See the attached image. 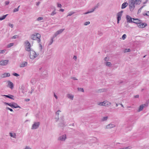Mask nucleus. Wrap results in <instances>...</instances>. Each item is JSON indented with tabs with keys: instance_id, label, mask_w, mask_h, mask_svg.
I'll return each mask as SVG.
<instances>
[{
	"instance_id": "09e8293b",
	"label": "nucleus",
	"mask_w": 149,
	"mask_h": 149,
	"mask_svg": "<svg viewBox=\"0 0 149 149\" xmlns=\"http://www.w3.org/2000/svg\"><path fill=\"white\" fill-rule=\"evenodd\" d=\"M65 124V122L64 121H63V123H62L61 124H60V126L61 127H63V126H64Z\"/></svg>"
},
{
	"instance_id": "b1692460",
	"label": "nucleus",
	"mask_w": 149,
	"mask_h": 149,
	"mask_svg": "<svg viewBox=\"0 0 149 149\" xmlns=\"http://www.w3.org/2000/svg\"><path fill=\"white\" fill-rule=\"evenodd\" d=\"M144 108V107L143 106V105H142V104L139 107L138 111L140 112Z\"/></svg>"
},
{
	"instance_id": "49530a36",
	"label": "nucleus",
	"mask_w": 149,
	"mask_h": 149,
	"mask_svg": "<svg viewBox=\"0 0 149 149\" xmlns=\"http://www.w3.org/2000/svg\"><path fill=\"white\" fill-rule=\"evenodd\" d=\"M13 43H10L8 45V47H10L13 46Z\"/></svg>"
},
{
	"instance_id": "aec40b11",
	"label": "nucleus",
	"mask_w": 149,
	"mask_h": 149,
	"mask_svg": "<svg viewBox=\"0 0 149 149\" xmlns=\"http://www.w3.org/2000/svg\"><path fill=\"white\" fill-rule=\"evenodd\" d=\"M31 45H29V46H26L25 47V49L26 50V51H28V52H30L31 50Z\"/></svg>"
},
{
	"instance_id": "680f3d73",
	"label": "nucleus",
	"mask_w": 149,
	"mask_h": 149,
	"mask_svg": "<svg viewBox=\"0 0 149 149\" xmlns=\"http://www.w3.org/2000/svg\"><path fill=\"white\" fill-rule=\"evenodd\" d=\"M98 34L100 36H101L102 35V33L101 32H98Z\"/></svg>"
},
{
	"instance_id": "9b49d317",
	"label": "nucleus",
	"mask_w": 149,
	"mask_h": 149,
	"mask_svg": "<svg viewBox=\"0 0 149 149\" xmlns=\"http://www.w3.org/2000/svg\"><path fill=\"white\" fill-rule=\"evenodd\" d=\"M9 61L8 60H2L0 61V65H6L8 63Z\"/></svg>"
},
{
	"instance_id": "f257e3e1",
	"label": "nucleus",
	"mask_w": 149,
	"mask_h": 149,
	"mask_svg": "<svg viewBox=\"0 0 149 149\" xmlns=\"http://www.w3.org/2000/svg\"><path fill=\"white\" fill-rule=\"evenodd\" d=\"M141 2V0H130L129 1V6L130 9L131 11H132L135 7V4H140Z\"/></svg>"
},
{
	"instance_id": "dca6fc26",
	"label": "nucleus",
	"mask_w": 149,
	"mask_h": 149,
	"mask_svg": "<svg viewBox=\"0 0 149 149\" xmlns=\"http://www.w3.org/2000/svg\"><path fill=\"white\" fill-rule=\"evenodd\" d=\"M27 65V63L25 61H24L21 63L19 65V67L20 68H23L26 66Z\"/></svg>"
},
{
	"instance_id": "c85d7f7f",
	"label": "nucleus",
	"mask_w": 149,
	"mask_h": 149,
	"mask_svg": "<svg viewBox=\"0 0 149 149\" xmlns=\"http://www.w3.org/2000/svg\"><path fill=\"white\" fill-rule=\"evenodd\" d=\"M25 46H29L30 45V44L29 42V41L28 40H26L25 42Z\"/></svg>"
},
{
	"instance_id": "5fc2aeb1",
	"label": "nucleus",
	"mask_w": 149,
	"mask_h": 149,
	"mask_svg": "<svg viewBox=\"0 0 149 149\" xmlns=\"http://www.w3.org/2000/svg\"><path fill=\"white\" fill-rule=\"evenodd\" d=\"M13 75L15 76H17V77H18V76H19V74H17V73H13Z\"/></svg>"
},
{
	"instance_id": "412c9836",
	"label": "nucleus",
	"mask_w": 149,
	"mask_h": 149,
	"mask_svg": "<svg viewBox=\"0 0 149 149\" xmlns=\"http://www.w3.org/2000/svg\"><path fill=\"white\" fill-rule=\"evenodd\" d=\"M13 108H20V107L17 104L13 102Z\"/></svg>"
},
{
	"instance_id": "774afa93",
	"label": "nucleus",
	"mask_w": 149,
	"mask_h": 149,
	"mask_svg": "<svg viewBox=\"0 0 149 149\" xmlns=\"http://www.w3.org/2000/svg\"><path fill=\"white\" fill-rule=\"evenodd\" d=\"M34 90L33 89H32L31 92H30V93L31 94L33 92Z\"/></svg>"
},
{
	"instance_id": "4be33fe9",
	"label": "nucleus",
	"mask_w": 149,
	"mask_h": 149,
	"mask_svg": "<svg viewBox=\"0 0 149 149\" xmlns=\"http://www.w3.org/2000/svg\"><path fill=\"white\" fill-rule=\"evenodd\" d=\"M128 3L126 2L123 3L122 5L121 8L123 9L125 8L127 6Z\"/></svg>"
},
{
	"instance_id": "f8f14e48",
	"label": "nucleus",
	"mask_w": 149,
	"mask_h": 149,
	"mask_svg": "<svg viewBox=\"0 0 149 149\" xmlns=\"http://www.w3.org/2000/svg\"><path fill=\"white\" fill-rule=\"evenodd\" d=\"M8 85L7 86L10 88L11 89H12L14 87V84L13 83L10 81H7Z\"/></svg>"
},
{
	"instance_id": "72a5a7b5",
	"label": "nucleus",
	"mask_w": 149,
	"mask_h": 149,
	"mask_svg": "<svg viewBox=\"0 0 149 149\" xmlns=\"http://www.w3.org/2000/svg\"><path fill=\"white\" fill-rule=\"evenodd\" d=\"M20 6H19L17 8H15L13 10V12L15 13L17 12L19 10V7Z\"/></svg>"
},
{
	"instance_id": "c03bdc74",
	"label": "nucleus",
	"mask_w": 149,
	"mask_h": 149,
	"mask_svg": "<svg viewBox=\"0 0 149 149\" xmlns=\"http://www.w3.org/2000/svg\"><path fill=\"white\" fill-rule=\"evenodd\" d=\"M78 90L79 91H81V92H84V90L83 89V88H78Z\"/></svg>"
},
{
	"instance_id": "f03ea898",
	"label": "nucleus",
	"mask_w": 149,
	"mask_h": 149,
	"mask_svg": "<svg viewBox=\"0 0 149 149\" xmlns=\"http://www.w3.org/2000/svg\"><path fill=\"white\" fill-rule=\"evenodd\" d=\"M38 55V54H37L35 51L31 50L30 52L29 58L31 59H34Z\"/></svg>"
},
{
	"instance_id": "79ce46f5",
	"label": "nucleus",
	"mask_w": 149,
	"mask_h": 149,
	"mask_svg": "<svg viewBox=\"0 0 149 149\" xmlns=\"http://www.w3.org/2000/svg\"><path fill=\"white\" fill-rule=\"evenodd\" d=\"M39 47L40 50L42 51V45L40 44H39Z\"/></svg>"
},
{
	"instance_id": "2eb2a0df",
	"label": "nucleus",
	"mask_w": 149,
	"mask_h": 149,
	"mask_svg": "<svg viewBox=\"0 0 149 149\" xmlns=\"http://www.w3.org/2000/svg\"><path fill=\"white\" fill-rule=\"evenodd\" d=\"M147 25V24L146 23H140L138 25V26L141 28H143L145 27Z\"/></svg>"
},
{
	"instance_id": "8fccbe9b",
	"label": "nucleus",
	"mask_w": 149,
	"mask_h": 149,
	"mask_svg": "<svg viewBox=\"0 0 149 149\" xmlns=\"http://www.w3.org/2000/svg\"><path fill=\"white\" fill-rule=\"evenodd\" d=\"M57 7L58 8H61L62 7V5H61L60 4V3H57Z\"/></svg>"
},
{
	"instance_id": "13d9d810",
	"label": "nucleus",
	"mask_w": 149,
	"mask_h": 149,
	"mask_svg": "<svg viewBox=\"0 0 149 149\" xmlns=\"http://www.w3.org/2000/svg\"><path fill=\"white\" fill-rule=\"evenodd\" d=\"M24 149H31L28 146H26Z\"/></svg>"
},
{
	"instance_id": "7c9ffc66",
	"label": "nucleus",
	"mask_w": 149,
	"mask_h": 149,
	"mask_svg": "<svg viewBox=\"0 0 149 149\" xmlns=\"http://www.w3.org/2000/svg\"><path fill=\"white\" fill-rule=\"evenodd\" d=\"M108 118L107 116L103 117L102 119V120L103 121H106Z\"/></svg>"
},
{
	"instance_id": "393cba45",
	"label": "nucleus",
	"mask_w": 149,
	"mask_h": 149,
	"mask_svg": "<svg viewBox=\"0 0 149 149\" xmlns=\"http://www.w3.org/2000/svg\"><path fill=\"white\" fill-rule=\"evenodd\" d=\"M8 15V14H6V15H3L2 16L0 17V20H2L4 19Z\"/></svg>"
},
{
	"instance_id": "864d4df0",
	"label": "nucleus",
	"mask_w": 149,
	"mask_h": 149,
	"mask_svg": "<svg viewBox=\"0 0 149 149\" xmlns=\"http://www.w3.org/2000/svg\"><path fill=\"white\" fill-rule=\"evenodd\" d=\"M8 25L9 26H10L11 28H13V24H12L10 23L8 24Z\"/></svg>"
},
{
	"instance_id": "052dcab7",
	"label": "nucleus",
	"mask_w": 149,
	"mask_h": 149,
	"mask_svg": "<svg viewBox=\"0 0 149 149\" xmlns=\"http://www.w3.org/2000/svg\"><path fill=\"white\" fill-rule=\"evenodd\" d=\"M54 96L55 97L56 99H58L57 96L55 94V93H54Z\"/></svg>"
},
{
	"instance_id": "c756f323",
	"label": "nucleus",
	"mask_w": 149,
	"mask_h": 149,
	"mask_svg": "<svg viewBox=\"0 0 149 149\" xmlns=\"http://www.w3.org/2000/svg\"><path fill=\"white\" fill-rule=\"evenodd\" d=\"M105 64L107 66L109 67L111 66L112 65L111 62H106L105 63Z\"/></svg>"
},
{
	"instance_id": "4d7b16f0",
	"label": "nucleus",
	"mask_w": 149,
	"mask_h": 149,
	"mask_svg": "<svg viewBox=\"0 0 149 149\" xmlns=\"http://www.w3.org/2000/svg\"><path fill=\"white\" fill-rule=\"evenodd\" d=\"M139 95H134V98H137L139 97Z\"/></svg>"
},
{
	"instance_id": "bf43d9fd",
	"label": "nucleus",
	"mask_w": 149,
	"mask_h": 149,
	"mask_svg": "<svg viewBox=\"0 0 149 149\" xmlns=\"http://www.w3.org/2000/svg\"><path fill=\"white\" fill-rule=\"evenodd\" d=\"M9 3V1H6L5 2V4L6 5H8Z\"/></svg>"
},
{
	"instance_id": "37998d69",
	"label": "nucleus",
	"mask_w": 149,
	"mask_h": 149,
	"mask_svg": "<svg viewBox=\"0 0 149 149\" xmlns=\"http://www.w3.org/2000/svg\"><path fill=\"white\" fill-rule=\"evenodd\" d=\"M6 50L5 49L2 50H0V54H3L6 51Z\"/></svg>"
},
{
	"instance_id": "69168bd1",
	"label": "nucleus",
	"mask_w": 149,
	"mask_h": 149,
	"mask_svg": "<svg viewBox=\"0 0 149 149\" xmlns=\"http://www.w3.org/2000/svg\"><path fill=\"white\" fill-rule=\"evenodd\" d=\"M64 9H61L60 10V11H61L62 12H63L64 11Z\"/></svg>"
},
{
	"instance_id": "3c124183",
	"label": "nucleus",
	"mask_w": 149,
	"mask_h": 149,
	"mask_svg": "<svg viewBox=\"0 0 149 149\" xmlns=\"http://www.w3.org/2000/svg\"><path fill=\"white\" fill-rule=\"evenodd\" d=\"M6 109H7L11 111H13V110L12 109L10 108H9L8 107H6Z\"/></svg>"
},
{
	"instance_id": "a878e982",
	"label": "nucleus",
	"mask_w": 149,
	"mask_h": 149,
	"mask_svg": "<svg viewBox=\"0 0 149 149\" xmlns=\"http://www.w3.org/2000/svg\"><path fill=\"white\" fill-rule=\"evenodd\" d=\"M55 38V37H54V36H53V37L51 38L49 44V45H51L52 43L53 42V40Z\"/></svg>"
},
{
	"instance_id": "9d476101",
	"label": "nucleus",
	"mask_w": 149,
	"mask_h": 149,
	"mask_svg": "<svg viewBox=\"0 0 149 149\" xmlns=\"http://www.w3.org/2000/svg\"><path fill=\"white\" fill-rule=\"evenodd\" d=\"M99 5L100 4L99 3H97V5L95 6L94 8H93L90 11H88L87 12L84 13V14L85 15L89 13H91L93 12L96 8H97L98 7V6H99Z\"/></svg>"
},
{
	"instance_id": "ea45409f",
	"label": "nucleus",
	"mask_w": 149,
	"mask_h": 149,
	"mask_svg": "<svg viewBox=\"0 0 149 149\" xmlns=\"http://www.w3.org/2000/svg\"><path fill=\"white\" fill-rule=\"evenodd\" d=\"M19 37L17 35L14 36L12 38V39H16L18 38Z\"/></svg>"
},
{
	"instance_id": "6e6552de",
	"label": "nucleus",
	"mask_w": 149,
	"mask_h": 149,
	"mask_svg": "<svg viewBox=\"0 0 149 149\" xmlns=\"http://www.w3.org/2000/svg\"><path fill=\"white\" fill-rule=\"evenodd\" d=\"M123 11H121L119 12L117 14V23L118 24L119 23V21L121 19V17L122 15V13H123Z\"/></svg>"
},
{
	"instance_id": "603ef678",
	"label": "nucleus",
	"mask_w": 149,
	"mask_h": 149,
	"mask_svg": "<svg viewBox=\"0 0 149 149\" xmlns=\"http://www.w3.org/2000/svg\"><path fill=\"white\" fill-rule=\"evenodd\" d=\"M9 106H10L11 107L13 108V103H9Z\"/></svg>"
},
{
	"instance_id": "a19ab883",
	"label": "nucleus",
	"mask_w": 149,
	"mask_h": 149,
	"mask_svg": "<svg viewBox=\"0 0 149 149\" xmlns=\"http://www.w3.org/2000/svg\"><path fill=\"white\" fill-rule=\"evenodd\" d=\"M90 24V22L89 21L86 22L84 24V25L86 26Z\"/></svg>"
},
{
	"instance_id": "423d86ee",
	"label": "nucleus",
	"mask_w": 149,
	"mask_h": 149,
	"mask_svg": "<svg viewBox=\"0 0 149 149\" xmlns=\"http://www.w3.org/2000/svg\"><path fill=\"white\" fill-rule=\"evenodd\" d=\"M40 123L39 122H35L32 125L31 129L32 130L36 129H37L40 125Z\"/></svg>"
},
{
	"instance_id": "338daca9",
	"label": "nucleus",
	"mask_w": 149,
	"mask_h": 149,
	"mask_svg": "<svg viewBox=\"0 0 149 149\" xmlns=\"http://www.w3.org/2000/svg\"><path fill=\"white\" fill-rule=\"evenodd\" d=\"M4 104H6V105H9V103H8L7 102H5L4 103Z\"/></svg>"
},
{
	"instance_id": "6e6d98bb",
	"label": "nucleus",
	"mask_w": 149,
	"mask_h": 149,
	"mask_svg": "<svg viewBox=\"0 0 149 149\" xmlns=\"http://www.w3.org/2000/svg\"><path fill=\"white\" fill-rule=\"evenodd\" d=\"M36 40H37V41L38 43H39L40 42V38H37Z\"/></svg>"
},
{
	"instance_id": "2f4dec72",
	"label": "nucleus",
	"mask_w": 149,
	"mask_h": 149,
	"mask_svg": "<svg viewBox=\"0 0 149 149\" xmlns=\"http://www.w3.org/2000/svg\"><path fill=\"white\" fill-rule=\"evenodd\" d=\"M106 89L104 88H102V89H100L99 90V91L100 92H105L106 91Z\"/></svg>"
},
{
	"instance_id": "a18cd8bd",
	"label": "nucleus",
	"mask_w": 149,
	"mask_h": 149,
	"mask_svg": "<svg viewBox=\"0 0 149 149\" xmlns=\"http://www.w3.org/2000/svg\"><path fill=\"white\" fill-rule=\"evenodd\" d=\"M148 102H147L146 103L144 104H143L142 105H143V106L144 107H147V106H148Z\"/></svg>"
},
{
	"instance_id": "1a4fd4ad",
	"label": "nucleus",
	"mask_w": 149,
	"mask_h": 149,
	"mask_svg": "<svg viewBox=\"0 0 149 149\" xmlns=\"http://www.w3.org/2000/svg\"><path fill=\"white\" fill-rule=\"evenodd\" d=\"M116 125L114 124L111 123L107 125L105 127V129H110L115 127Z\"/></svg>"
},
{
	"instance_id": "0eeeda50",
	"label": "nucleus",
	"mask_w": 149,
	"mask_h": 149,
	"mask_svg": "<svg viewBox=\"0 0 149 149\" xmlns=\"http://www.w3.org/2000/svg\"><path fill=\"white\" fill-rule=\"evenodd\" d=\"M41 36L40 34L36 33V35H32L31 36V38L33 40H36L37 38H40Z\"/></svg>"
},
{
	"instance_id": "e2e57ef3",
	"label": "nucleus",
	"mask_w": 149,
	"mask_h": 149,
	"mask_svg": "<svg viewBox=\"0 0 149 149\" xmlns=\"http://www.w3.org/2000/svg\"><path fill=\"white\" fill-rule=\"evenodd\" d=\"M146 15L147 16H149V11L147 12V13H146Z\"/></svg>"
},
{
	"instance_id": "4468645a",
	"label": "nucleus",
	"mask_w": 149,
	"mask_h": 149,
	"mask_svg": "<svg viewBox=\"0 0 149 149\" xmlns=\"http://www.w3.org/2000/svg\"><path fill=\"white\" fill-rule=\"evenodd\" d=\"M37 80L38 78L37 77L35 76L32 78L31 81V83L32 85H34L36 83Z\"/></svg>"
},
{
	"instance_id": "5701e85b",
	"label": "nucleus",
	"mask_w": 149,
	"mask_h": 149,
	"mask_svg": "<svg viewBox=\"0 0 149 149\" xmlns=\"http://www.w3.org/2000/svg\"><path fill=\"white\" fill-rule=\"evenodd\" d=\"M10 136H11L12 137H13V138H16V134L15 133H10Z\"/></svg>"
},
{
	"instance_id": "de8ad7c7",
	"label": "nucleus",
	"mask_w": 149,
	"mask_h": 149,
	"mask_svg": "<svg viewBox=\"0 0 149 149\" xmlns=\"http://www.w3.org/2000/svg\"><path fill=\"white\" fill-rule=\"evenodd\" d=\"M109 59V58L108 57H105L104 58V60L105 61H108Z\"/></svg>"
},
{
	"instance_id": "f704fd0d",
	"label": "nucleus",
	"mask_w": 149,
	"mask_h": 149,
	"mask_svg": "<svg viewBox=\"0 0 149 149\" xmlns=\"http://www.w3.org/2000/svg\"><path fill=\"white\" fill-rule=\"evenodd\" d=\"M61 111L60 110H58L56 113V115L57 116L58 118V116L59 115V113Z\"/></svg>"
},
{
	"instance_id": "a211bd4d",
	"label": "nucleus",
	"mask_w": 149,
	"mask_h": 149,
	"mask_svg": "<svg viewBox=\"0 0 149 149\" xmlns=\"http://www.w3.org/2000/svg\"><path fill=\"white\" fill-rule=\"evenodd\" d=\"M2 96H5L6 97L9 98L10 99H12L14 100V99L13 98V97H14V96L9 95H1Z\"/></svg>"
},
{
	"instance_id": "e433bc0d",
	"label": "nucleus",
	"mask_w": 149,
	"mask_h": 149,
	"mask_svg": "<svg viewBox=\"0 0 149 149\" xmlns=\"http://www.w3.org/2000/svg\"><path fill=\"white\" fill-rule=\"evenodd\" d=\"M144 6H142V7H141L139 10L138 11V13H140L141 11V10H142V9L143 8V7Z\"/></svg>"
},
{
	"instance_id": "7ed1b4c3",
	"label": "nucleus",
	"mask_w": 149,
	"mask_h": 149,
	"mask_svg": "<svg viewBox=\"0 0 149 149\" xmlns=\"http://www.w3.org/2000/svg\"><path fill=\"white\" fill-rule=\"evenodd\" d=\"M111 104V103L107 101H105L102 102H99L97 104L99 105L108 107Z\"/></svg>"
},
{
	"instance_id": "c9c22d12",
	"label": "nucleus",
	"mask_w": 149,
	"mask_h": 149,
	"mask_svg": "<svg viewBox=\"0 0 149 149\" xmlns=\"http://www.w3.org/2000/svg\"><path fill=\"white\" fill-rule=\"evenodd\" d=\"M74 13L73 12L71 11V12H70L68 13V15L67 16H71L72 14H74Z\"/></svg>"
},
{
	"instance_id": "cd10ccee",
	"label": "nucleus",
	"mask_w": 149,
	"mask_h": 149,
	"mask_svg": "<svg viewBox=\"0 0 149 149\" xmlns=\"http://www.w3.org/2000/svg\"><path fill=\"white\" fill-rule=\"evenodd\" d=\"M43 19V18L42 17H39L37 18L36 20V21L39 22H42L41 21V20Z\"/></svg>"
},
{
	"instance_id": "ddd939ff",
	"label": "nucleus",
	"mask_w": 149,
	"mask_h": 149,
	"mask_svg": "<svg viewBox=\"0 0 149 149\" xmlns=\"http://www.w3.org/2000/svg\"><path fill=\"white\" fill-rule=\"evenodd\" d=\"M64 29H61L57 31L54 35V37H56L58 35L61 33L64 30Z\"/></svg>"
},
{
	"instance_id": "58836bf2",
	"label": "nucleus",
	"mask_w": 149,
	"mask_h": 149,
	"mask_svg": "<svg viewBox=\"0 0 149 149\" xmlns=\"http://www.w3.org/2000/svg\"><path fill=\"white\" fill-rule=\"evenodd\" d=\"M25 88L24 87L23 85L21 87V89L22 90V92L23 93H24V91Z\"/></svg>"
},
{
	"instance_id": "4c0bfd02",
	"label": "nucleus",
	"mask_w": 149,
	"mask_h": 149,
	"mask_svg": "<svg viewBox=\"0 0 149 149\" xmlns=\"http://www.w3.org/2000/svg\"><path fill=\"white\" fill-rule=\"evenodd\" d=\"M127 37V36L125 34H123L122 36V39L123 40L125 39Z\"/></svg>"
},
{
	"instance_id": "bb28decb",
	"label": "nucleus",
	"mask_w": 149,
	"mask_h": 149,
	"mask_svg": "<svg viewBox=\"0 0 149 149\" xmlns=\"http://www.w3.org/2000/svg\"><path fill=\"white\" fill-rule=\"evenodd\" d=\"M56 10L55 8H54V10L50 14V15L51 16H54L55 14H56Z\"/></svg>"
},
{
	"instance_id": "20e7f679",
	"label": "nucleus",
	"mask_w": 149,
	"mask_h": 149,
	"mask_svg": "<svg viewBox=\"0 0 149 149\" xmlns=\"http://www.w3.org/2000/svg\"><path fill=\"white\" fill-rule=\"evenodd\" d=\"M67 138L66 134H64L60 136L58 138V140L62 142L65 141Z\"/></svg>"
},
{
	"instance_id": "473e14b6",
	"label": "nucleus",
	"mask_w": 149,
	"mask_h": 149,
	"mask_svg": "<svg viewBox=\"0 0 149 149\" xmlns=\"http://www.w3.org/2000/svg\"><path fill=\"white\" fill-rule=\"evenodd\" d=\"M131 51V50L130 49H125L124 51L125 53L130 52Z\"/></svg>"
},
{
	"instance_id": "39448f33",
	"label": "nucleus",
	"mask_w": 149,
	"mask_h": 149,
	"mask_svg": "<svg viewBox=\"0 0 149 149\" xmlns=\"http://www.w3.org/2000/svg\"><path fill=\"white\" fill-rule=\"evenodd\" d=\"M127 19V22H134V23H136V22H134V20H137V19H134V18H132L130 16L127 15L126 16Z\"/></svg>"
},
{
	"instance_id": "6ab92c4d",
	"label": "nucleus",
	"mask_w": 149,
	"mask_h": 149,
	"mask_svg": "<svg viewBox=\"0 0 149 149\" xmlns=\"http://www.w3.org/2000/svg\"><path fill=\"white\" fill-rule=\"evenodd\" d=\"M74 95L70 94H68L67 95V97L69 99H70L71 100H73L74 98Z\"/></svg>"
},
{
	"instance_id": "0e129e2a",
	"label": "nucleus",
	"mask_w": 149,
	"mask_h": 149,
	"mask_svg": "<svg viewBox=\"0 0 149 149\" xmlns=\"http://www.w3.org/2000/svg\"><path fill=\"white\" fill-rule=\"evenodd\" d=\"M73 58L75 60H76L77 58V57L76 56H74V57H73Z\"/></svg>"
},
{
	"instance_id": "f3484780",
	"label": "nucleus",
	"mask_w": 149,
	"mask_h": 149,
	"mask_svg": "<svg viewBox=\"0 0 149 149\" xmlns=\"http://www.w3.org/2000/svg\"><path fill=\"white\" fill-rule=\"evenodd\" d=\"M10 74L9 73H5L1 75V77L2 78H5L7 77L10 76Z\"/></svg>"
}]
</instances>
